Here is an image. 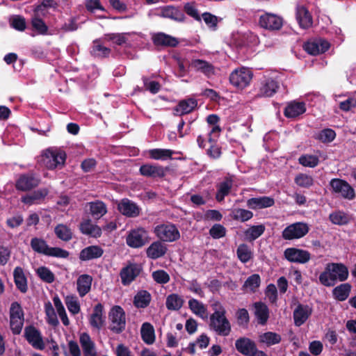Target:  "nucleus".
I'll use <instances>...</instances> for the list:
<instances>
[{
    "label": "nucleus",
    "mask_w": 356,
    "mask_h": 356,
    "mask_svg": "<svg viewBox=\"0 0 356 356\" xmlns=\"http://www.w3.org/2000/svg\"><path fill=\"white\" fill-rule=\"evenodd\" d=\"M24 335L28 342L38 350H43L45 347L40 332L34 327L29 326L25 328Z\"/></svg>",
    "instance_id": "2eb2a0df"
},
{
    "label": "nucleus",
    "mask_w": 356,
    "mask_h": 356,
    "mask_svg": "<svg viewBox=\"0 0 356 356\" xmlns=\"http://www.w3.org/2000/svg\"><path fill=\"white\" fill-rule=\"evenodd\" d=\"M348 268L341 263L327 264L325 270L320 275V282L326 286H332L337 282H343L348 277Z\"/></svg>",
    "instance_id": "f257e3e1"
},
{
    "label": "nucleus",
    "mask_w": 356,
    "mask_h": 356,
    "mask_svg": "<svg viewBox=\"0 0 356 356\" xmlns=\"http://www.w3.org/2000/svg\"><path fill=\"white\" fill-rule=\"evenodd\" d=\"M330 43L323 39L318 38L308 41L304 44L305 50L311 55H318L325 52Z\"/></svg>",
    "instance_id": "ddd939ff"
},
{
    "label": "nucleus",
    "mask_w": 356,
    "mask_h": 356,
    "mask_svg": "<svg viewBox=\"0 0 356 356\" xmlns=\"http://www.w3.org/2000/svg\"><path fill=\"white\" fill-rule=\"evenodd\" d=\"M259 24L269 30H279L282 26V19L273 14L266 13L260 17Z\"/></svg>",
    "instance_id": "a211bd4d"
},
{
    "label": "nucleus",
    "mask_w": 356,
    "mask_h": 356,
    "mask_svg": "<svg viewBox=\"0 0 356 356\" xmlns=\"http://www.w3.org/2000/svg\"><path fill=\"white\" fill-rule=\"evenodd\" d=\"M152 40L156 46L176 47L179 42L176 38L163 33H158L152 36Z\"/></svg>",
    "instance_id": "2f4dec72"
},
{
    "label": "nucleus",
    "mask_w": 356,
    "mask_h": 356,
    "mask_svg": "<svg viewBox=\"0 0 356 356\" xmlns=\"http://www.w3.org/2000/svg\"><path fill=\"white\" fill-rule=\"evenodd\" d=\"M151 299V295L148 291H140L135 296L134 303L137 308H145L149 305Z\"/></svg>",
    "instance_id": "49530a36"
},
{
    "label": "nucleus",
    "mask_w": 356,
    "mask_h": 356,
    "mask_svg": "<svg viewBox=\"0 0 356 356\" xmlns=\"http://www.w3.org/2000/svg\"><path fill=\"white\" fill-rule=\"evenodd\" d=\"M129 33H109L105 35L104 39L106 41H111L118 45L125 44L128 40V37L130 36Z\"/></svg>",
    "instance_id": "13d9d810"
},
{
    "label": "nucleus",
    "mask_w": 356,
    "mask_h": 356,
    "mask_svg": "<svg viewBox=\"0 0 356 356\" xmlns=\"http://www.w3.org/2000/svg\"><path fill=\"white\" fill-rule=\"evenodd\" d=\"M140 268L136 264H130L123 268L120 272L122 283L124 285L129 284L140 273Z\"/></svg>",
    "instance_id": "b1692460"
},
{
    "label": "nucleus",
    "mask_w": 356,
    "mask_h": 356,
    "mask_svg": "<svg viewBox=\"0 0 356 356\" xmlns=\"http://www.w3.org/2000/svg\"><path fill=\"white\" fill-rule=\"evenodd\" d=\"M149 241L148 232L143 227L131 229L126 237V243L132 248H140Z\"/></svg>",
    "instance_id": "1a4fd4ad"
},
{
    "label": "nucleus",
    "mask_w": 356,
    "mask_h": 356,
    "mask_svg": "<svg viewBox=\"0 0 356 356\" xmlns=\"http://www.w3.org/2000/svg\"><path fill=\"white\" fill-rule=\"evenodd\" d=\"M140 172L142 175L146 177H163L165 175V170L161 165L145 164L140 168Z\"/></svg>",
    "instance_id": "bb28decb"
},
{
    "label": "nucleus",
    "mask_w": 356,
    "mask_h": 356,
    "mask_svg": "<svg viewBox=\"0 0 356 356\" xmlns=\"http://www.w3.org/2000/svg\"><path fill=\"white\" fill-rule=\"evenodd\" d=\"M279 88L277 82L272 78H265L261 81L258 95L260 97H271Z\"/></svg>",
    "instance_id": "6ab92c4d"
},
{
    "label": "nucleus",
    "mask_w": 356,
    "mask_h": 356,
    "mask_svg": "<svg viewBox=\"0 0 356 356\" xmlns=\"http://www.w3.org/2000/svg\"><path fill=\"white\" fill-rule=\"evenodd\" d=\"M329 218L333 224L339 225H346L349 222V216L341 211L330 213Z\"/></svg>",
    "instance_id": "680f3d73"
},
{
    "label": "nucleus",
    "mask_w": 356,
    "mask_h": 356,
    "mask_svg": "<svg viewBox=\"0 0 356 356\" xmlns=\"http://www.w3.org/2000/svg\"><path fill=\"white\" fill-rule=\"evenodd\" d=\"M92 277L87 274L80 275L76 281V289L80 297L86 296L91 289Z\"/></svg>",
    "instance_id": "f704fd0d"
},
{
    "label": "nucleus",
    "mask_w": 356,
    "mask_h": 356,
    "mask_svg": "<svg viewBox=\"0 0 356 356\" xmlns=\"http://www.w3.org/2000/svg\"><path fill=\"white\" fill-rule=\"evenodd\" d=\"M153 280L158 284H164L170 281V275L163 270H157L152 273Z\"/></svg>",
    "instance_id": "338daca9"
},
{
    "label": "nucleus",
    "mask_w": 356,
    "mask_h": 356,
    "mask_svg": "<svg viewBox=\"0 0 356 356\" xmlns=\"http://www.w3.org/2000/svg\"><path fill=\"white\" fill-rule=\"evenodd\" d=\"M298 161L303 166L314 168L318 165L319 159L316 155L304 154L299 157Z\"/></svg>",
    "instance_id": "e2e57ef3"
},
{
    "label": "nucleus",
    "mask_w": 356,
    "mask_h": 356,
    "mask_svg": "<svg viewBox=\"0 0 356 356\" xmlns=\"http://www.w3.org/2000/svg\"><path fill=\"white\" fill-rule=\"evenodd\" d=\"M335 137L336 134L334 130L331 129H325L318 134L316 138L322 143H326L332 142Z\"/></svg>",
    "instance_id": "0e129e2a"
},
{
    "label": "nucleus",
    "mask_w": 356,
    "mask_h": 356,
    "mask_svg": "<svg viewBox=\"0 0 356 356\" xmlns=\"http://www.w3.org/2000/svg\"><path fill=\"white\" fill-rule=\"evenodd\" d=\"M30 245L34 252L48 257L65 259L70 254L64 249L49 246L45 240L38 237L31 238Z\"/></svg>",
    "instance_id": "7ed1b4c3"
},
{
    "label": "nucleus",
    "mask_w": 356,
    "mask_h": 356,
    "mask_svg": "<svg viewBox=\"0 0 356 356\" xmlns=\"http://www.w3.org/2000/svg\"><path fill=\"white\" fill-rule=\"evenodd\" d=\"M235 346L237 350L245 355L253 356L257 351L254 343L247 338L236 340Z\"/></svg>",
    "instance_id": "393cba45"
},
{
    "label": "nucleus",
    "mask_w": 356,
    "mask_h": 356,
    "mask_svg": "<svg viewBox=\"0 0 356 356\" xmlns=\"http://www.w3.org/2000/svg\"><path fill=\"white\" fill-rule=\"evenodd\" d=\"M281 339L279 334L273 332H267L259 335V341L268 346L279 343Z\"/></svg>",
    "instance_id": "8fccbe9b"
},
{
    "label": "nucleus",
    "mask_w": 356,
    "mask_h": 356,
    "mask_svg": "<svg viewBox=\"0 0 356 356\" xmlns=\"http://www.w3.org/2000/svg\"><path fill=\"white\" fill-rule=\"evenodd\" d=\"M80 230L83 234L94 238H98L102 235V229L90 220H84L81 223Z\"/></svg>",
    "instance_id": "c9c22d12"
},
{
    "label": "nucleus",
    "mask_w": 356,
    "mask_h": 356,
    "mask_svg": "<svg viewBox=\"0 0 356 356\" xmlns=\"http://www.w3.org/2000/svg\"><path fill=\"white\" fill-rule=\"evenodd\" d=\"M54 305L57 311L58 315L60 318V320L64 325L67 326L70 325V320L67 317L65 309L59 298L58 296H56L53 298Z\"/></svg>",
    "instance_id": "864d4df0"
},
{
    "label": "nucleus",
    "mask_w": 356,
    "mask_h": 356,
    "mask_svg": "<svg viewBox=\"0 0 356 356\" xmlns=\"http://www.w3.org/2000/svg\"><path fill=\"white\" fill-rule=\"evenodd\" d=\"M149 156L154 160H167L172 156L173 152L168 149H152L148 151Z\"/></svg>",
    "instance_id": "603ef678"
},
{
    "label": "nucleus",
    "mask_w": 356,
    "mask_h": 356,
    "mask_svg": "<svg viewBox=\"0 0 356 356\" xmlns=\"http://www.w3.org/2000/svg\"><path fill=\"white\" fill-rule=\"evenodd\" d=\"M296 17L299 26L302 29H307L312 26V16L305 6L298 5L296 6Z\"/></svg>",
    "instance_id": "f3484780"
},
{
    "label": "nucleus",
    "mask_w": 356,
    "mask_h": 356,
    "mask_svg": "<svg viewBox=\"0 0 356 356\" xmlns=\"http://www.w3.org/2000/svg\"><path fill=\"white\" fill-rule=\"evenodd\" d=\"M13 276L17 287L22 292H26L27 289V282L23 269L21 267H16L14 269Z\"/></svg>",
    "instance_id": "c03bdc74"
},
{
    "label": "nucleus",
    "mask_w": 356,
    "mask_h": 356,
    "mask_svg": "<svg viewBox=\"0 0 356 356\" xmlns=\"http://www.w3.org/2000/svg\"><path fill=\"white\" fill-rule=\"evenodd\" d=\"M236 254L238 259L242 263L248 262L253 256V253L250 248L246 244H241L238 245Z\"/></svg>",
    "instance_id": "4d7b16f0"
},
{
    "label": "nucleus",
    "mask_w": 356,
    "mask_h": 356,
    "mask_svg": "<svg viewBox=\"0 0 356 356\" xmlns=\"http://www.w3.org/2000/svg\"><path fill=\"white\" fill-rule=\"evenodd\" d=\"M234 182V177L228 176L226 177L223 181H222L218 185V191L216 193V198L217 201L221 202L224 200L225 197L227 196L232 187Z\"/></svg>",
    "instance_id": "473e14b6"
},
{
    "label": "nucleus",
    "mask_w": 356,
    "mask_h": 356,
    "mask_svg": "<svg viewBox=\"0 0 356 356\" xmlns=\"http://www.w3.org/2000/svg\"><path fill=\"white\" fill-rule=\"evenodd\" d=\"M275 202L270 197H252L247 201V205L252 209H259L273 206Z\"/></svg>",
    "instance_id": "72a5a7b5"
},
{
    "label": "nucleus",
    "mask_w": 356,
    "mask_h": 356,
    "mask_svg": "<svg viewBox=\"0 0 356 356\" xmlns=\"http://www.w3.org/2000/svg\"><path fill=\"white\" fill-rule=\"evenodd\" d=\"M40 179L33 175H23L16 182V188L20 191H29L39 184Z\"/></svg>",
    "instance_id": "4be33fe9"
},
{
    "label": "nucleus",
    "mask_w": 356,
    "mask_h": 356,
    "mask_svg": "<svg viewBox=\"0 0 356 356\" xmlns=\"http://www.w3.org/2000/svg\"><path fill=\"white\" fill-rule=\"evenodd\" d=\"M141 337L147 344H152L155 341L154 327L149 323H144L140 329Z\"/></svg>",
    "instance_id": "37998d69"
},
{
    "label": "nucleus",
    "mask_w": 356,
    "mask_h": 356,
    "mask_svg": "<svg viewBox=\"0 0 356 356\" xmlns=\"http://www.w3.org/2000/svg\"><path fill=\"white\" fill-rule=\"evenodd\" d=\"M44 312L47 323L52 327H57L59 325V321L55 309L50 302L44 304Z\"/></svg>",
    "instance_id": "09e8293b"
},
{
    "label": "nucleus",
    "mask_w": 356,
    "mask_h": 356,
    "mask_svg": "<svg viewBox=\"0 0 356 356\" xmlns=\"http://www.w3.org/2000/svg\"><path fill=\"white\" fill-rule=\"evenodd\" d=\"M313 309L308 305L299 304L293 312L294 324L297 327L303 325L310 317Z\"/></svg>",
    "instance_id": "4468645a"
},
{
    "label": "nucleus",
    "mask_w": 356,
    "mask_h": 356,
    "mask_svg": "<svg viewBox=\"0 0 356 356\" xmlns=\"http://www.w3.org/2000/svg\"><path fill=\"white\" fill-rule=\"evenodd\" d=\"M89 322L90 325L97 330H100L105 323V316L103 314V306L99 303L94 307L93 312L90 316Z\"/></svg>",
    "instance_id": "5701e85b"
},
{
    "label": "nucleus",
    "mask_w": 356,
    "mask_h": 356,
    "mask_svg": "<svg viewBox=\"0 0 356 356\" xmlns=\"http://www.w3.org/2000/svg\"><path fill=\"white\" fill-rule=\"evenodd\" d=\"M10 327L15 334H19L24 325V314L20 305L13 302L10 309Z\"/></svg>",
    "instance_id": "9b49d317"
},
{
    "label": "nucleus",
    "mask_w": 356,
    "mask_h": 356,
    "mask_svg": "<svg viewBox=\"0 0 356 356\" xmlns=\"http://www.w3.org/2000/svg\"><path fill=\"white\" fill-rule=\"evenodd\" d=\"M65 303L68 311L72 315H76L80 312V303L76 296L73 295L67 296L65 298Z\"/></svg>",
    "instance_id": "5fc2aeb1"
},
{
    "label": "nucleus",
    "mask_w": 356,
    "mask_h": 356,
    "mask_svg": "<svg viewBox=\"0 0 356 356\" xmlns=\"http://www.w3.org/2000/svg\"><path fill=\"white\" fill-rule=\"evenodd\" d=\"M230 216L235 220L245 222L253 217V213L243 209H234L231 211Z\"/></svg>",
    "instance_id": "6e6d98bb"
},
{
    "label": "nucleus",
    "mask_w": 356,
    "mask_h": 356,
    "mask_svg": "<svg viewBox=\"0 0 356 356\" xmlns=\"http://www.w3.org/2000/svg\"><path fill=\"white\" fill-rule=\"evenodd\" d=\"M306 111V106L304 102H291L284 109V115L286 118H293L303 114Z\"/></svg>",
    "instance_id": "c85d7f7f"
},
{
    "label": "nucleus",
    "mask_w": 356,
    "mask_h": 356,
    "mask_svg": "<svg viewBox=\"0 0 356 356\" xmlns=\"http://www.w3.org/2000/svg\"><path fill=\"white\" fill-rule=\"evenodd\" d=\"M261 279L259 275L254 274L250 276L243 284V289L247 291L253 292L260 285Z\"/></svg>",
    "instance_id": "052dcab7"
},
{
    "label": "nucleus",
    "mask_w": 356,
    "mask_h": 356,
    "mask_svg": "<svg viewBox=\"0 0 356 356\" xmlns=\"http://www.w3.org/2000/svg\"><path fill=\"white\" fill-rule=\"evenodd\" d=\"M254 315L258 323L265 325L269 317V310L266 305L263 302H255L254 305Z\"/></svg>",
    "instance_id": "58836bf2"
},
{
    "label": "nucleus",
    "mask_w": 356,
    "mask_h": 356,
    "mask_svg": "<svg viewBox=\"0 0 356 356\" xmlns=\"http://www.w3.org/2000/svg\"><path fill=\"white\" fill-rule=\"evenodd\" d=\"M79 341L83 349L84 356H97L95 344L87 333H82Z\"/></svg>",
    "instance_id": "c756f323"
},
{
    "label": "nucleus",
    "mask_w": 356,
    "mask_h": 356,
    "mask_svg": "<svg viewBox=\"0 0 356 356\" xmlns=\"http://www.w3.org/2000/svg\"><path fill=\"white\" fill-rule=\"evenodd\" d=\"M295 182L300 187L308 188L313 185V178L306 174H299L295 178Z\"/></svg>",
    "instance_id": "69168bd1"
},
{
    "label": "nucleus",
    "mask_w": 356,
    "mask_h": 356,
    "mask_svg": "<svg viewBox=\"0 0 356 356\" xmlns=\"http://www.w3.org/2000/svg\"><path fill=\"white\" fill-rule=\"evenodd\" d=\"M265 231V226L263 225H253L244 232L245 239L252 241L261 236Z\"/></svg>",
    "instance_id": "de8ad7c7"
},
{
    "label": "nucleus",
    "mask_w": 356,
    "mask_h": 356,
    "mask_svg": "<svg viewBox=\"0 0 356 356\" xmlns=\"http://www.w3.org/2000/svg\"><path fill=\"white\" fill-rule=\"evenodd\" d=\"M286 260L292 263L306 264L311 259V254L305 250L288 248L284 252Z\"/></svg>",
    "instance_id": "f8f14e48"
},
{
    "label": "nucleus",
    "mask_w": 356,
    "mask_h": 356,
    "mask_svg": "<svg viewBox=\"0 0 356 356\" xmlns=\"http://www.w3.org/2000/svg\"><path fill=\"white\" fill-rule=\"evenodd\" d=\"M332 193L348 200H352L355 197V191L353 186L346 180L334 178L329 183Z\"/></svg>",
    "instance_id": "0eeeda50"
},
{
    "label": "nucleus",
    "mask_w": 356,
    "mask_h": 356,
    "mask_svg": "<svg viewBox=\"0 0 356 356\" xmlns=\"http://www.w3.org/2000/svg\"><path fill=\"white\" fill-rule=\"evenodd\" d=\"M309 231V226L304 222H296L286 227L282 232L284 240H297L303 238Z\"/></svg>",
    "instance_id": "6e6552de"
},
{
    "label": "nucleus",
    "mask_w": 356,
    "mask_h": 356,
    "mask_svg": "<svg viewBox=\"0 0 356 356\" xmlns=\"http://www.w3.org/2000/svg\"><path fill=\"white\" fill-rule=\"evenodd\" d=\"M10 24L13 28L19 31H23L26 29L25 19L19 15L13 16L10 19Z\"/></svg>",
    "instance_id": "774afa93"
},
{
    "label": "nucleus",
    "mask_w": 356,
    "mask_h": 356,
    "mask_svg": "<svg viewBox=\"0 0 356 356\" xmlns=\"http://www.w3.org/2000/svg\"><path fill=\"white\" fill-rule=\"evenodd\" d=\"M351 290V285L344 283L339 285L333 289V296L339 301H343L348 298Z\"/></svg>",
    "instance_id": "a18cd8bd"
},
{
    "label": "nucleus",
    "mask_w": 356,
    "mask_h": 356,
    "mask_svg": "<svg viewBox=\"0 0 356 356\" xmlns=\"http://www.w3.org/2000/svg\"><path fill=\"white\" fill-rule=\"evenodd\" d=\"M37 275L47 283H52L55 280L54 274L46 266H40L35 270Z\"/></svg>",
    "instance_id": "bf43d9fd"
},
{
    "label": "nucleus",
    "mask_w": 356,
    "mask_h": 356,
    "mask_svg": "<svg viewBox=\"0 0 356 356\" xmlns=\"http://www.w3.org/2000/svg\"><path fill=\"white\" fill-rule=\"evenodd\" d=\"M154 233L161 242H174L180 238L177 227L169 222L156 225L154 228Z\"/></svg>",
    "instance_id": "423d86ee"
},
{
    "label": "nucleus",
    "mask_w": 356,
    "mask_h": 356,
    "mask_svg": "<svg viewBox=\"0 0 356 356\" xmlns=\"http://www.w3.org/2000/svg\"><path fill=\"white\" fill-rule=\"evenodd\" d=\"M47 189L41 188L34 191L31 194L22 197V202L29 205L37 204L39 203L41 200H42L47 195Z\"/></svg>",
    "instance_id": "4c0bfd02"
},
{
    "label": "nucleus",
    "mask_w": 356,
    "mask_h": 356,
    "mask_svg": "<svg viewBox=\"0 0 356 356\" xmlns=\"http://www.w3.org/2000/svg\"><path fill=\"white\" fill-rule=\"evenodd\" d=\"M44 6H38L34 12V16L31 19L32 26L40 34H45L47 32V26L43 20L40 18L41 15H44Z\"/></svg>",
    "instance_id": "cd10ccee"
},
{
    "label": "nucleus",
    "mask_w": 356,
    "mask_h": 356,
    "mask_svg": "<svg viewBox=\"0 0 356 356\" xmlns=\"http://www.w3.org/2000/svg\"><path fill=\"white\" fill-rule=\"evenodd\" d=\"M188 307L193 314L202 319L208 318L207 307L200 301L192 298L188 300Z\"/></svg>",
    "instance_id": "e433bc0d"
},
{
    "label": "nucleus",
    "mask_w": 356,
    "mask_h": 356,
    "mask_svg": "<svg viewBox=\"0 0 356 356\" xmlns=\"http://www.w3.org/2000/svg\"><path fill=\"white\" fill-rule=\"evenodd\" d=\"M54 232L56 236L63 241H69L72 238L71 229L64 224H58L56 226Z\"/></svg>",
    "instance_id": "3c124183"
},
{
    "label": "nucleus",
    "mask_w": 356,
    "mask_h": 356,
    "mask_svg": "<svg viewBox=\"0 0 356 356\" xmlns=\"http://www.w3.org/2000/svg\"><path fill=\"white\" fill-rule=\"evenodd\" d=\"M119 211L124 216L135 218L140 215V208L133 201L124 198L118 204Z\"/></svg>",
    "instance_id": "dca6fc26"
},
{
    "label": "nucleus",
    "mask_w": 356,
    "mask_h": 356,
    "mask_svg": "<svg viewBox=\"0 0 356 356\" xmlns=\"http://www.w3.org/2000/svg\"><path fill=\"white\" fill-rule=\"evenodd\" d=\"M213 313L210 316V327L218 334L227 336L231 331V325L225 316L226 310L222 305L216 301L211 305Z\"/></svg>",
    "instance_id": "f03ea898"
},
{
    "label": "nucleus",
    "mask_w": 356,
    "mask_h": 356,
    "mask_svg": "<svg viewBox=\"0 0 356 356\" xmlns=\"http://www.w3.org/2000/svg\"><path fill=\"white\" fill-rule=\"evenodd\" d=\"M109 318L111 321V330L116 333H120L124 330L126 317L125 313L121 307L114 306L109 313Z\"/></svg>",
    "instance_id": "9d476101"
},
{
    "label": "nucleus",
    "mask_w": 356,
    "mask_h": 356,
    "mask_svg": "<svg viewBox=\"0 0 356 356\" xmlns=\"http://www.w3.org/2000/svg\"><path fill=\"white\" fill-rule=\"evenodd\" d=\"M197 105L194 99H188L181 101L176 106L175 111L177 115H182L191 113Z\"/></svg>",
    "instance_id": "ea45409f"
},
{
    "label": "nucleus",
    "mask_w": 356,
    "mask_h": 356,
    "mask_svg": "<svg viewBox=\"0 0 356 356\" xmlns=\"http://www.w3.org/2000/svg\"><path fill=\"white\" fill-rule=\"evenodd\" d=\"M184 304L183 298L177 293L168 295L165 300V306L168 309L177 311L181 308Z\"/></svg>",
    "instance_id": "a19ab883"
},
{
    "label": "nucleus",
    "mask_w": 356,
    "mask_h": 356,
    "mask_svg": "<svg viewBox=\"0 0 356 356\" xmlns=\"http://www.w3.org/2000/svg\"><path fill=\"white\" fill-rule=\"evenodd\" d=\"M167 250L166 245L161 241H154L147 248V257L152 259H156L164 256Z\"/></svg>",
    "instance_id": "a878e982"
},
{
    "label": "nucleus",
    "mask_w": 356,
    "mask_h": 356,
    "mask_svg": "<svg viewBox=\"0 0 356 356\" xmlns=\"http://www.w3.org/2000/svg\"><path fill=\"white\" fill-rule=\"evenodd\" d=\"M65 159V153L56 148H49L44 151L41 155L42 165L50 170L62 167Z\"/></svg>",
    "instance_id": "20e7f679"
},
{
    "label": "nucleus",
    "mask_w": 356,
    "mask_h": 356,
    "mask_svg": "<svg viewBox=\"0 0 356 356\" xmlns=\"http://www.w3.org/2000/svg\"><path fill=\"white\" fill-rule=\"evenodd\" d=\"M253 72L246 67H240L233 70L229 75L230 83L239 90L248 87L252 79Z\"/></svg>",
    "instance_id": "39448f33"
},
{
    "label": "nucleus",
    "mask_w": 356,
    "mask_h": 356,
    "mask_svg": "<svg viewBox=\"0 0 356 356\" xmlns=\"http://www.w3.org/2000/svg\"><path fill=\"white\" fill-rule=\"evenodd\" d=\"M159 16L170 18L176 22H182L185 19L184 14L179 8L174 6H163L160 8Z\"/></svg>",
    "instance_id": "aec40b11"
},
{
    "label": "nucleus",
    "mask_w": 356,
    "mask_h": 356,
    "mask_svg": "<svg viewBox=\"0 0 356 356\" xmlns=\"http://www.w3.org/2000/svg\"><path fill=\"white\" fill-rule=\"evenodd\" d=\"M190 66L194 70L202 72L207 77H211L216 74V70L213 65L204 60H193Z\"/></svg>",
    "instance_id": "412c9836"
},
{
    "label": "nucleus",
    "mask_w": 356,
    "mask_h": 356,
    "mask_svg": "<svg viewBox=\"0 0 356 356\" xmlns=\"http://www.w3.org/2000/svg\"><path fill=\"white\" fill-rule=\"evenodd\" d=\"M90 211L95 219H99L107 213V207L102 201H95L89 203Z\"/></svg>",
    "instance_id": "79ce46f5"
},
{
    "label": "nucleus",
    "mask_w": 356,
    "mask_h": 356,
    "mask_svg": "<svg viewBox=\"0 0 356 356\" xmlns=\"http://www.w3.org/2000/svg\"><path fill=\"white\" fill-rule=\"evenodd\" d=\"M104 253L103 249L98 245H90L83 249L79 254V259L88 261L99 258Z\"/></svg>",
    "instance_id": "7c9ffc66"
}]
</instances>
